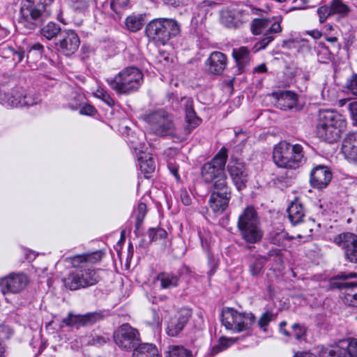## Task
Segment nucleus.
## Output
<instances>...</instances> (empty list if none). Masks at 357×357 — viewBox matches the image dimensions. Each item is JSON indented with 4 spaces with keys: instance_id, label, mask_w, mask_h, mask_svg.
<instances>
[{
    "instance_id": "obj_10",
    "label": "nucleus",
    "mask_w": 357,
    "mask_h": 357,
    "mask_svg": "<svg viewBox=\"0 0 357 357\" xmlns=\"http://www.w3.org/2000/svg\"><path fill=\"white\" fill-rule=\"evenodd\" d=\"M100 280L98 272L92 268L77 269L69 273L63 282L70 290L86 288L97 284Z\"/></svg>"
},
{
    "instance_id": "obj_53",
    "label": "nucleus",
    "mask_w": 357,
    "mask_h": 357,
    "mask_svg": "<svg viewBox=\"0 0 357 357\" xmlns=\"http://www.w3.org/2000/svg\"><path fill=\"white\" fill-rule=\"evenodd\" d=\"M130 0H112L111 7L114 10L115 8H125L128 6Z\"/></svg>"
},
{
    "instance_id": "obj_17",
    "label": "nucleus",
    "mask_w": 357,
    "mask_h": 357,
    "mask_svg": "<svg viewBox=\"0 0 357 357\" xmlns=\"http://www.w3.org/2000/svg\"><path fill=\"white\" fill-rule=\"evenodd\" d=\"M333 242L344 250L346 259L351 263H357V235L343 232L336 236Z\"/></svg>"
},
{
    "instance_id": "obj_54",
    "label": "nucleus",
    "mask_w": 357,
    "mask_h": 357,
    "mask_svg": "<svg viewBox=\"0 0 357 357\" xmlns=\"http://www.w3.org/2000/svg\"><path fill=\"white\" fill-rule=\"evenodd\" d=\"M349 110L353 121L357 125V101L349 104Z\"/></svg>"
},
{
    "instance_id": "obj_27",
    "label": "nucleus",
    "mask_w": 357,
    "mask_h": 357,
    "mask_svg": "<svg viewBox=\"0 0 357 357\" xmlns=\"http://www.w3.org/2000/svg\"><path fill=\"white\" fill-rule=\"evenodd\" d=\"M232 56L235 60L239 73H243L245 68L250 63V53L247 47L234 48Z\"/></svg>"
},
{
    "instance_id": "obj_23",
    "label": "nucleus",
    "mask_w": 357,
    "mask_h": 357,
    "mask_svg": "<svg viewBox=\"0 0 357 357\" xmlns=\"http://www.w3.org/2000/svg\"><path fill=\"white\" fill-rule=\"evenodd\" d=\"M102 255L103 252L101 250H96L93 252H86L82 255L66 257L65 260L71 264L73 267L83 269L84 264H96L101 260Z\"/></svg>"
},
{
    "instance_id": "obj_49",
    "label": "nucleus",
    "mask_w": 357,
    "mask_h": 357,
    "mask_svg": "<svg viewBox=\"0 0 357 357\" xmlns=\"http://www.w3.org/2000/svg\"><path fill=\"white\" fill-rule=\"evenodd\" d=\"M44 52V47L39 43H34L28 52L27 57L35 56L36 58H40Z\"/></svg>"
},
{
    "instance_id": "obj_30",
    "label": "nucleus",
    "mask_w": 357,
    "mask_h": 357,
    "mask_svg": "<svg viewBox=\"0 0 357 357\" xmlns=\"http://www.w3.org/2000/svg\"><path fill=\"white\" fill-rule=\"evenodd\" d=\"M139 151L143 154L138 157L140 169L146 178H149L155 169V160L149 154L142 153V150Z\"/></svg>"
},
{
    "instance_id": "obj_56",
    "label": "nucleus",
    "mask_w": 357,
    "mask_h": 357,
    "mask_svg": "<svg viewBox=\"0 0 357 357\" xmlns=\"http://www.w3.org/2000/svg\"><path fill=\"white\" fill-rule=\"evenodd\" d=\"M348 89L352 94L357 96V75L351 79Z\"/></svg>"
},
{
    "instance_id": "obj_50",
    "label": "nucleus",
    "mask_w": 357,
    "mask_h": 357,
    "mask_svg": "<svg viewBox=\"0 0 357 357\" xmlns=\"http://www.w3.org/2000/svg\"><path fill=\"white\" fill-rule=\"evenodd\" d=\"M344 351H341L340 349H324L321 351L319 357H339L343 356Z\"/></svg>"
},
{
    "instance_id": "obj_60",
    "label": "nucleus",
    "mask_w": 357,
    "mask_h": 357,
    "mask_svg": "<svg viewBox=\"0 0 357 357\" xmlns=\"http://www.w3.org/2000/svg\"><path fill=\"white\" fill-rule=\"evenodd\" d=\"M209 265L211 266V270L208 272V275L210 277H211L215 272L217 266H218V262L214 259H209Z\"/></svg>"
},
{
    "instance_id": "obj_46",
    "label": "nucleus",
    "mask_w": 357,
    "mask_h": 357,
    "mask_svg": "<svg viewBox=\"0 0 357 357\" xmlns=\"http://www.w3.org/2000/svg\"><path fill=\"white\" fill-rule=\"evenodd\" d=\"M273 313L271 311L264 312L258 320L259 327L264 332L267 331V326L273 319Z\"/></svg>"
},
{
    "instance_id": "obj_35",
    "label": "nucleus",
    "mask_w": 357,
    "mask_h": 357,
    "mask_svg": "<svg viewBox=\"0 0 357 357\" xmlns=\"http://www.w3.org/2000/svg\"><path fill=\"white\" fill-rule=\"evenodd\" d=\"M62 31L60 26L52 22H48L40 30L42 36L47 40H52L58 35H61Z\"/></svg>"
},
{
    "instance_id": "obj_25",
    "label": "nucleus",
    "mask_w": 357,
    "mask_h": 357,
    "mask_svg": "<svg viewBox=\"0 0 357 357\" xmlns=\"http://www.w3.org/2000/svg\"><path fill=\"white\" fill-rule=\"evenodd\" d=\"M342 152L348 160L357 162V132L346 136L342 143Z\"/></svg>"
},
{
    "instance_id": "obj_32",
    "label": "nucleus",
    "mask_w": 357,
    "mask_h": 357,
    "mask_svg": "<svg viewBox=\"0 0 357 357\" xmlns=\"http://www.w3.org/2000/svg\"><path fill=\"white\" fill-rule=\"evenodd\" d=\"M240 9L234 8H227L220 13V22L228 28L236 26V18L238 14L241 13Z\"/></svg>"
},
{
    "instance_id": "obj_41",
    "label": "nucleus",
    "mask_w": 357,
    "mask_h": 357,
    "mask_svg": "<svg viewBox=\"0 0 357 357\" xmlns=\"http://www.w3.org/2000/svg\"><path fill=\"white\" fill-rule=\"evenodd\" d=\"M264 261L261 258L257 257L249 265V271L251 275L258 276L263 271Z\"/></svg>"
},
{
    "instance_id": "obj_64",
    "label": "nucleus",
    "mask_w": 357,
    "mask_h": 357,
    "mask_svg": "<svg viewBox=\"0 0 357 357\" xmlns=\"http://www.w3.org/2000/svg\"><path fill=\"white\" fill-rule=\"evenodd\" d=\"M267 70V68L264 63H261L257 67H256L254 70L255 72L257 73H265Z\"/></svg>"
},
{
    "instance_id": "obj_39",
    "label": "nucleus",
    "mask_w": 357,
    "mask_h": 357,
    "mask_svg": "<svg viewBox=\"0 0 357 357\" xmlns=\"http://www.w3.org/2000/svg\"><path fill=\"white\" fill-rule=\"evenodd\" d=\"M238 338H227L225 337H221L218 340V344L211 349V354L215 355L219 352L227 349L234 342L237 341Z\"/></svg>"
},
{
    "instance_id": "obj_48",
    "label": "nucleus",
    "mask_w": 357,
    "mask_h": 357,
    "mask_svg": "<svg viewBox=\"0 0 357 357\" xmlns=\"http://www.w3.org/2000/svg\"><path fill=\"white\" fill-rule=\"evenodd\" d=\"M339 357H357V339H351L347 346V350H344L343 356Z\"/></svg>"
},
{
    "instance_id": "obj_11",
    "label": "nucleus",
    "mask_w": 357,
    "mask_h": 357,
    "mask_svg": "<svg viewBox=\"0 0 357 357\" xmlns=\"http://www.w3.org/2000/svg\"><path fill=\"white\" fill-rule=\"evenodd\" d=\"M2 101L3 104L17 107L37 105L40 102V99L35 92L18 87L13 89L10 93H5Z\"/></svg>"
},
{
    "instance_id": "obj_18",
    "label": "nucleus",
    "mask_w": 357,
    "mask_h": 357,
    "mask_svg": "<svg viewBox=\"0 0 357 357\" xmlns=\"http://www.w3.org/2000/svg\"><path fill=\"white\" fill-rule=\"evenodd\" d=\"M56 45L58 50L66 56L73 54L80 45V40L78 35L73 30L65 29L61 32L59 39Z\"/></svg>"
},
{
    "instance_id": "obj_21",
    "label": "nucleus",
    "mask_w": 357,
    "mask_h": 357,
    "mask_svg": "<svg viewBox=\"0 0 357 357\" xmlns=\"http://www.w3.org/2000/svg\"><path fill=\"white\" fill-rule=\"evenodd\" d=\"M331 178L330 169L326 166L318 165L311 171L310 181L313 188L323 189L329 184Z\"/></svg>"
},
{
    "instance_id": "obj_24",
    "label": "nucleus",
    "mask_w": 357,
    "mask_h": 357,
    "mask_svg": "<svg viewBox=\"0 0 357 357\" xmlns=\"http://www.w3.org/2000/svg\"><path fill=\"white\" fill-rule=\"evenodd\" d=\"M207 70L214 75H220L227 65L226 55L220 52H213L206 61Z\"/></svg>"
},
{
    "instance_id": "obj_33",
    "label": "nucleus",
    "mask_w": 357,
    "mask_h": 357,
    "mask_svg": "<svg viewBox=\"0 0 357 357\" xmlns=\"http://www.w3.org/2000/svg\"><path fill=\"white\" fill-rule=\"evenodd\" d=\"M155 280L160 282V289H170L178 286L179 278L177 275L167 272L159 273Z\"/></svg>"
},
{
    "instance_id": "obj_51",
    "label": "nucleus",
    "mask_w": 357,
    "mask_h": 357,
    "mask_svg": "<svg viewBox=\"0 0 357 357\" xmlns=\"http://www.w3.org/2000/svg\"><path fill=\"white\" fill-rule=\"evenodd\" d=\"M317 14L319 17L320 23H324L330 15H333L330 7L327 6L319 7L317 9Z\"/></svg>"
},
{
    "instance_id": "obj_2",
    "label": "nucleus",
    "mask_w": 357,
    "mask_h": 357,
    "mask_svg": "<svg viewBox=\"0 0 357 357\" xmlns=\"http://www.w3.org/2000/svg\"><path fill=\"white\" fill-rule=\"evenodd\" d=\"M54 0H24L22 1L18 22L27 31L40 27L51 15Z\"/></svg>"
},
{
    "instance_id": "obj_28",
    "label": "nucleus",
    "mask_w": 357,
    "mask_h": 357,
    "mask_svg": "<svg viewBox=\"0 0 357 357\" xmlns=\"http://www.w3.org/2000/svg\"><path fill=\"white\" fill-rule=\"evenodd\" d=\"M297 103L296 95L289 91L281 92L278 97L277 106L282 110L294 108Z\"/></svg>"
},
{
    "instance_id": "obj_14",
    "label": "nucleus",
    "mask_w": 357,
    "mask_h": 357,
    "mask_svg": "<svg viewBox=\"0 0 357 357\" xmlns=\"http://www.w3.org/2000/svg\"><path fill=\"white\" fill-rule=\"evenodd\" d=\"M231 190L229 184L212 188L208 200L211 210L215 213H223L229 205Z\"/></svg>"
},
{
    "instance_id": "obj_45",
    "label": "nucleus",
    "mask_w": 357,
    "mask_h": 357,
    "mask_svg": "<svg viewBox=\"0 0 357 357\" xmlns=\"http://www.w3.org/2000/svg\"><path fill=\"white\" fill-rule=\"evenodd\" d=\"M146 215V205L141 202L137 206V215H136V222H135V228L136 229H139L141 227L144 219Z\"/></svg>"
},
{
    "instance_id": "obj_22",
    "label": "nucleus",
    "mask_w": 357,
    "mask_h": 357,
    "mask_svg": "<svg viewBox=\"0 0 357 357\" xmlns=\"http://www.w3.org/2000/svg\"><path fill=\"white\" fill-rule=\"evenodd\" d=\"M181 107L184 109L185 115V122L187 123L186 130L188 133L195 128L201 123V119L198 117L195 112L193 100L191 98L183 97L181 99Z\"/></svg>"
},
{
    "instance_id": "obj_59",
    "label": "nucleus",
    "mask_w": 357,
    "mask_h": 357,
    "mask_svg": "<svg viewBox=\"0 0 357 357\" xmlns=\"http://www.w3.org/2000/svg\"><path fill=\"white\" fill-rule=\"evenodd\" d=\"M218 3L213 1L204 0L200 3L199 6L202 9H205L206 8L215 6Z\"/></svg>"
},
{
    "instance_id": "obj_36",
    "label": "nucleus",
    "mask_w": 357,
    "mask_h": 357,
    "mask_svg": "<svg viewBox=\"0 0 357 357\" xmlns=\"http://www.w3.org/2000/svg\"><path fill=\"white\" fill-rule=\"evenodd\" d=\"M222 325L227 330L234 331L236 321H235V310L232 308H227L222 310Z\"/></svg>"
},
{
    "instance_id": "obj_37",
    "label": "nucleus",
    "mask_w": 357,
    "mask_h": 357,
    "mask_svg": "<svg viewBox=\"0 0 357 357\" xmlns=\"http://www.w3.org/2000/svg\"><path fill=\"white\" fill-rule=\"evenodd\" d=\"M165 353V357H192L190 351L178 345L169 346Z\"/></svg>"
},
{
    "instance_id": "obj_57",
    "label": "nucleus",
    "mask_w": 357,
    "mask_h": 357,
    "mask_svg": "<svg viewBox=\"0 0 357 357\" xmlns=\"http://www.w3.org/2000/svg\"><path fill=\"white\" fill-rule=\"evenodd\" d=\"M180 197L184 205L189 206L191 204V198L186 191H181Z\"/></svg>"
},
{
    "instance_id": "obj_38",
    "label": "nucleus",
    "mask_w": 357,
    "mask_h": 357,
    "mask_svg": "<svg viewBox=\"0 0 357 357\" xmlns=\"http://www.w3.org/2000/svg\"><path fill=\"white\" fill-rule=\"evenodd\" d=\"M127 29L131 32H136L143 26V20L140 16L130 15L126 19Z\"/></svg>"
},
{
    "instance_id": "obj_3",
    "label": "nucleus",
    "mask_w": 357,
    "mask_h": 357,
    "mask_svg": "<svg viewBox=\"0 0 357 357\" xmlns=\"http://www.w3.org/2000/svg\"><path fill=\"white\" fill-rule=\"evenodd\" d=\"M227 157V151L223 147L211 161L202 165L201 176L205 183L211 184V188L229 184L225 173Z\"/></svg>"
},
{
    "instance_id": "obj_44",
    "label": "nucleus",
    "mask_w": 357,
    "mask_h": 357,
    "mask_svg": "<svg viewBox=\"0 0 357 357\" xmlns=\"http://www.w3.org/2000/svg\"><path fill=\"white\" fill-rule=\"evenodd\" d=\"M167 235V231L162 228H150L148 230V236L151 242L165 238Z\"/></svg>"
},
{
    "instance_id": "obj_16",
    "label": "nucleus",
    "mask_w": 357,
    "mask_h": 357,
    "mask_svg": "<svg viewBox=\"0 0 357 357\" xmlns=\"http://www.w3.org/2000/svg\"><path fill=\"white\" fill-rule=\"evenodd\" d=\"M29 283L28 277L22 273H10L0 278V289L3 294H17L25 289Z\"/></svg>"
},
{
    "instance_id": "obj_61",
    "label": "nucleus",
    "mask_w": 357,
    "mask_h": 357,
    "mask_svg": "<svg viewBox=\"0 0 357 357\" xmlns=\"http://www.w3.org/2000/svg\"><path fill=\"white\" fill-rule=\"evenodd\" d=\"M89 6L86 1H79L77 2V6H75V9L76 10H79V12H84Z\"/></svg>"
},
{
    "instance_id": "obj_1",
    "label": "nucleus",
    "mask_w": 357,
    "mask_h": 357,
    "mask_svg": "<svg viewBox=\"0 0 357 357\" xmlns=\"http://www.w3.org/2000/svg\"><path fill=\"white\" fill-rule=\"evenodd\" d=\"M347 127L344 118L333 109H320L316 121L317 137L328 143L337 142Z\"/></svg>"
},
{
    "instance_id": "obj_34",
    "label": "nucleus",
    "mask_w": 357,
    "mask_h": 357,
    "mask_svg": "<svg viewBox=\"0 0 357 357\" xmlns=\"http://www.w3.org/2000/svg\"><path fill=\"white\" fill-rule=\"evenodd\" d=\"M269 238L272 243L278 246L285 247L286 242L292 239L293 236H289L282 229H277L271 232Z\"/></svg>"
},
{
    "instance_id": "obj_13",
    "label": "nucleus",
    "mask_w": 357,
    "mask_h": 357,
    "mask_svg": "<svg viewBox=\"0 0 357 357\" xmlns=\"http://www.w3.org/2000/svg\"><path fill=\"white\" fill-rule=\"evenodd\" d=\"M114 340L116 344L122 349L130 350L139 343V333L130 324H123L114 333Z\"/></svg>"
},
{
    "instance_id": "obj_40",
    "label": "nucleus",
    "mask_w": 357,
    "mask_h": 357,
    "mask_svg": "<svg viewBox=\"0 0 357 357\" xmlns=\"http://www.w3.org/2000/svg\"><path fill=\"white\" fill-rule=\"evenodd\" d=\"M330 8L333 15H347L349 11V7L343 3L342 0H333L330 5Z\"/></svg>"
},
{
    "instance_id": "obj_8",
    "label": "nucleus",
    "mask_w": 357,
    "mask_h": 357,
    "mask_svg": "<svg viewBox=\"0 0 357 357\" xmlns=\"http://www.w3.org/2000/svg\"><path fill=\"white\" fill-rule=\"evenodd\" d=\"M281 20V17L273 22L271 20L265 18L254 19L252 20L251 24L252 33L254 35H264V38L255 45V52L265 49L273 40V35L282 31Z\"/></svg>"
},
{
    "instance_id": "obj_15",
    "label": "nucleus",
    "mask_w": 357,
    "mask_h": 357,
    "mask_svg": "<svg viewBox=\"0 0 357 357\" xmlns=\"http://www.w3.org/2000/svg\"><path fill=\"white\" fill-rule=\"evenodd\" d=\"M228 174L235 185L240 191L246 188L249 174L245 164L240 160H231L227 165Z\"/></svg>"
},
{
    "instance_id": "obj_42",
    "label": "nucleus",
    "mask_w": 357,
    "mask_h": 357,
    "mask_svg": "<svg viewBox=\"0 0 357 357\" xmlns=\"http://www.w3.org/2000/svg\"><path fill=\"white\" fill-rule=\"evenodd\" d=\"M69 107L73 110L79 109V114L82 115L92 116L96 112V109L92 105L88 104L82 105V103L79 102L74 105L73 103H69Z\"/></svg>"
},
{
    "instance_id": "obj_5",
    "label": "nucleus",
    "mask_w": 357,
    "mask_h": 357,
    "mask_svg": "<svg viewBox=\"0 0 357 357\" xmlns=\"http://www.w3.org/2000/svg\"><path fill=\"white\" fill-rule=\"evenodd\" d=\"M109 87L119 95H128L138 90L143 82L139 69L130 66L123 68L113 78L106 79Z\"/></svg>"
},
{
    "instance_id": "obj_20",
    "label": "nucleus",
    "mask_w": 357,
    "mask_h": 357,
    "mask_svg": "<svg viewBox=\"0 0 357 357\" xmlns=\"http://www.w3.org/2000/svg\"><path fill=\"white\" fill-rule=\"evenodd\" d=\"M104 315L100 311L86 313L85 314H74L69 312L68 316L62 319V323L66 326H91L103 319Z\"/></svg>"
},
{
    "instance_id": "obj_12",
    "label": "nucleus",
    "mask_w": 357,
    "mask_h": 357,
    "mask_svg": "<svg viewBox=\"0 0 357 357\" xmlns=\"http://www.w3.org/2000/svg\"><path fill=\"white\" fill-rule=\"evenodd\" d=\"M356 277V273H340L333 278L332 282L333 287L345 290L343 301L346 304L354 307H357V291H355L357 288V282L344 280Z\"/></svg>"
},
{
    "instance_id": "obj_29",
    "label": "nucleus",
    "mask_w": 357,
    "mask_h": 357,
    "mask_svg": "<svg viewBox=\"0 0 357 357\" xmlns=\"http://www.w3.org/2000/svg\"><path fill=\"white\" fill-rule=\"evenodd\" d=\"M288 218L292 225L301 223L304 217L303 207L301 203L296 201L292 202L287 208Z\"/></svg>"
},
{
    "instance_id": "obj_26",
    "label": "nucleus",
    "mask_w": 357,
    "mask_h": 357,
    "mask_svg": "<svg viewBox=\"0 0 357 357\" xmlns=\"http://www.w3.org/2000/svg\"><path fill=\"white\" fill-rule=\"evenodd\" d=\"M235 328L234 332H241L249 330L255 323V316L250 312H238L235 310Z\"/></svg>"
},
{
    "instance_id": "obj_9",
    "label": "nucleus",
    "mask_w": 357,
    "mask_h": 357,
    "mask_svg": "<svg viewBox=\"0 0 357 357\" xmlns=\"http://www.w3.org/2000/svg\"><path fill=\"white\" fill-rule=\"evenodd\" d=\"M145 121L150 129L158 136H169L176 133V128L172 116L163 110H158L145 115Z\"/></svg>"
},
{
    "instance_id": "obj_47",
    "label": "nucleus",
    "mask_w": 357,
    "mask_h": 357,
    "mask_svg": "<svg viewBox=\"0 0 357 357\" xmlns=\"http://www.w3.org/2000/svg\"><path fill=\"white\" fill-rule=\"evenodd\" d=\"M96 97L101 99L108 106L112 107L114 105V100L108 94V93L103 89L99 88L94 93Z\"/></svg>"
},
{
    "instance_id": "obj_62",
    "label": "nucleus",
    "mask_w": 357,
    "mask_h": 357,
    "mask_svg": "<svg viewBox=\"0 0 357 357\" xmlns=\"http://www.w3.org/2000/svg\"><path fill=\"white\" fill-rule=\"evenodd\" d=\"M170 172L175 176L177 181L180 180V176L178 173V167L173 164L168 165Z\"/></svg>"
},
{
    "instance_id": "obj_55",
    "label": "nucleus",
    "mask_w": 357,
    "mask_h": 357,
    "mask_svg": "<svg viewBox=\"0 0 357 357\" xmlns=\"http://www.w3.org/2000/svg\"><path fill=\"white\" fill-rule=\"evenodd\" d=\"M165 3L178 7L187 3L188 0H162Z\"/></svg>"
},
{
    "instance_id": "obj_63",
    "label": "nucleus",
    "mask_w": 357,
    "mask_h": 357,
    "mask_svg": "<svg viewBox=\"0 0 357 357\" xmlns=\"http://www.w3.org/2000/svg\"><path fill=\"white\" fill-rule=\"evenodd\" d=\"M9 34V31L0 24V40L5 39Z\"/></svg>"
},
{
    "instance_id": "obj_52",
    "label": "nucleus",
    "mask_w": 357,
    "mask_h": 357,
    "mask_svg": "<svg viewBox=\"0 0 357 357\" xmlns=\"http://www.w3.org/2000/svg\"><path fill=\"white\" fill-rule=\"evenodd\" d=\"M293 335L298 340H302L305 336V328L299 324H294L292 326Z\"/></svg>"
},
{
    "instance_id": "obj_4",
    "label": "nucleus",
    "mask_w": 357,
    "mask_h": 357,
    "mask_svg": "<svg viewBox=\"0 0 357 357\" xmlns=\"http://www.w3.org/2000/svg\"><path fill=\"white\" fill-rule=\"evenodd\" d=\"M273 159L279 167L296 169L305 161L303 148L298 144H291L282 141L275 146Z\"/></svg>"
},
{
    "instance_id": "obj_43",
    "label": "nucleus",
    "mask_w": 357,
    "mask_h": 357,
    "mask_svg": "<svg viewBox=\"0 0 357 357\" xmlns=\"http://www.w3.org/2000/svg\"><path fill=\"white\" fill-rule=\"evenodd\" d=\"M6 54H8V57L12 58L13 61L15 62V66L20 63L24 57V52L20 48L15 50L10 47H8L6 50Z\"/></svg>"
},
{
    "instance_id": "obj_7",
    "label": "nucleus",
    "mask_w": 357,
    "mask_h": 357,
    "mask_svg": "<svg viewBox=\"0 0 357 357\" xmlns=\"http://www.w3.org/2000/svg\"><path fill=\"white\" fill-rule=\"evenodd\" d=\"M180 32L181 26L173 18L155 19L149 22L146 26L147 37L162 45L178 36Z\"/></svg>"
},
{
    "instance_id": "obj_31",
    "label": "nucleus",
    "mask_w": 357,
    "mask_h": 357,
    "mask_svg": "<svg viewBox=\"0 0 357 357\" xmlns=\"http://www.w3.org/2000/svg\"><path fill=\"white\" fill-rule=\"evenodd\" d=\"M132 357H160L155 345L149 343H139L133 350Z\"/></svg>"
},
{
    "instance_id": "obj_58",
    "label": "nucleus",
    "mask_w": 357,
    "mask_h": 357,
    "mask_svg": "<svg viewBox=\"0 0 357 357\" xmlns=\"http://www.w3.org/2000/svg\"><path fill=\"white\" fill-rule=\"evenodd\" d=\"M106 342V339L103 337L96 336L93 337L89 341V343L93 345H101Z\"/></svg>"
},
{
    "instance_id": "obj_19",
    "label": "nucleus",
    "mask_w": 357,
    "mask_h": 357,
    "mask_svg": "<svg viewBox=\"0 0 357 357\" xmlns=\"http://www.w3.org/2000/svg\"><path fill=\"white\" fill-rule=\"evenodd\" d=\"M191 317V312L188 308H181L167 323L166 333L170 337H177L183 330Z\"/></svg>"
},
{
    "instance_id": "obj_6",
    "label": "nucleus",
    "mask_w": 357,
    "mask_h": 357,
    "mask_svg": "<svg viewBox=\"0 0 357 357\" xmlns=\"http://www.w3.org/2000/svg\"><path fill=\"white\" fill-rule=\"evenodd\" d=\"M237 228L241 238L248 243H257L264 236L258 213L251 206H247L238 216Z\"/></svg>"
}]
</instances>
